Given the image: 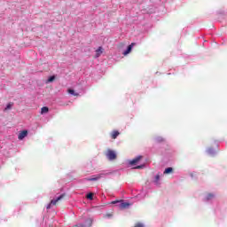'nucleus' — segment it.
Returning a JSON list of instances; mask_svg holds the SVG:
<instances>
[{
    "label": "nucleus",
    "mask_w": 227,
    "mask_h": 227,
    "mask_svg": "<svg viewBox=\"0 0 227 227\" xmlns=\"http://www.w3.org/2000/svg\"><path fill=\"white\" fill-rule=\"evenodd\" d=\"M64 199H65V193H62L56 200H51V202L46 207L47 210L51 209L52 205H58V203H59L60 201H63Z\"/></svg>",
    "instance_id": "f257e3e1"
},
{
    "label": "nucleus",
    "mask_w": 227,
    "mask_h": 227,
    "mask_svg": "<svg viewBox=\"0 0 227 227\" xmlns=\"http://www.w3.org/2000/svg\"><path fill=\"white\" fill-rule=\"evenodd\" d=\"M106 156L109 160H114L116 159V153L111 149L106 151Z\"/></svg>",
    "instance_id": "f03ea898"
},
{
    "label": "nucleus",
    "mask_w": 227,
    "mask_h": 227,
    "mask_svg": "<svg viewBox=\"0 0 227 227\" xmlns=\"http://www.w3.org/2000/svg\"><path fill=\"white\" fill-rule=\"evenodd\" d=\"M102 178V174L92 176V177H87L85 180L87 182H97V180H100Z\"/></svg>",
    "instance_id": "7ed1b4c3"
},
{
    "label": "nucleus",
    "mask_w": 227,
    "mask_h": 227,
    "mask_svg": "<svg viewBox=\"0 0 227 227\" xmlns=\"http://www.w3.org/2000/svg\"><path fill=\"white\" fill-rule=\"evenodd\" d=\"M86 224H82V223H78L76 225H74V227H91V224H93V222L91 221V219H88L86 220Z\"/></svg>",
    "instance_id": "20e7f679"
},
{
    "label": "nucleus",
    "mask_w": 227,
    "mask_h": 227,
    "mask_svg": "<svg viewBox=\"0 0 227 227\" xmlns=\"http://www.w3.org/2000/svg\"><path fill=\"white\" fill-rule=\"evenodd\" d=\"M143 159L142 155L137 156V158L133 159L129 161L130 166H136V164H139V161Z\"/></svg>",
    "instance_id": "39448f33"
},
{
    "label": "nucleus",
    "mask_w": 227,
    "mask_h": 227,
    "mask_svg": "<svg viewBox=\"0 0 227 227\" xmlns=\"http://www.w3.org/2000/svg\"><path fill=\"white\" fill-rule=\"evenodd\" d=\"M134 45H136V43H132L131 44H129L127 50L123 52V56H127L128 54H130V52H132V47H134Z\"/></svg>",
    "instance_id": "423d86ee"
},
{
    "label": "nucleus",
    "mask_w": 227,
    "mask_h": 227,
    "mask_svg": "<svg viewBox=\"0 0 227 227\" xmlns=\"http://www.w3.org/2000/svg\"><path fill=\"white\" fill-rule=\"evenodd\" d=\"M27 137V130H23L20 132L18 136V139H20V141H22V139H24V137Z\"/></svg>",
    "instance_id": "0eeeda50"
},
{
    "label": "nucleus",
    "mask_w": 227,
    "mask_h": 227,
    "mask_svg": "<svg viewBox=\"0 0 227 227\" xmlns=\"http://www.w3.org/2000/svg\"><path fill=\"white\" fill-rule=\"evenodd\" d=\"M104 52V48L99 46L98 49L96 50V56L95 58H100V55Z\"/></svg>",
    "instance_id": "6e6552de"
},
{
    "label": "nucleus",
    "mask_w": 227,
    "mask_h": 227,
    "mask_svg": "<svg viewBox=\"0 0 227 227\" xmlns=\"http://www.w3.org/2000/svg\"><path fill=\"white\" fill-rule=\"evenodd\" d=\"M119 207H120V208L121 210H123L125 208H129L130 207V203H129V202H121Z\"/></svg>",
    "instance_id": "1a4fd4ad"
},
{
    "label": "nucleus",
    "mask_w": 227,
    "mask_h": 227,
    "mask_svg": "<svg viewBox=\"0 0 227 227\" xmlns=\"http://www.w3.org/2000/svg\"><path fill=\"white\" fill-rule=\"evenodd\" d=\"M119 135H120V132L118 130H114L111 133V137H112V139H116V137H118Z\"/></svg>",
    "instance_id": "9d476101"
},
{
    "label": "nucleus",
    "mask_w": 227,
    "mask_h": 227,
    "mask_svg": "<svg viewBox=\"0 0 227 227\" xmlns=\"http://www.w3.org/2000/svg\"><path fill=\"white\" fill-rule=\"evenodd\" d=\"M67 92H68L70 95H73L74 97H79V93L75 92V90H72V89L67 90Z\"/></svg>",
    "instance_id": "9b49d317"
},
{
    "label": "nucleus",
    "mask_w": 227,
    "mask_h": 227,
    "mask_svg": "<svg viewBox=\"0 0 227 227\" xmlns=\"http://www.w3.org/2000/svg\"><path fill=\"white\" fill-rule=\"evenodd\" d=\"M47 113H49V107L43 106L41 108V114H45Z\"/></svg>",
    "instance_id": "f8f14e48"
},
{
    "label": "nucleus",
    "mask_w": 227,
    "mask_h": 227,
    "mask_svg": "<svg viewBox=\"0 0 227 227\" xmlns=\"http://www.w3.org/2000/svg\"><path fill=\"white\" fill-rule=\"evenodd\" d=\"M169 173H173V168H167L164 170V175H169Z\"/></svg>",
    "instance_id": "ddd939ff"
},
{
    "label": "nucleus",
    "mask_w": 227,
    "mask_h": 227,
    "mask_svg": "<svg viewBox=\"0 0 227 227\" xmlns=\"http://www.w3.org/2000/svg\"><path fill=\"white\" fill-rule=\"evenodd\" d=\"M215 197V195H214V193H208L206 197V200L208 201L209 200H212Z\"/></svg>",
    "instance_id": "4468645a"
},
{
    "label": "nucleus",
    "mask_w": 227,
    "mask_h": 227,
    "mask_svg": "<svg viewBox=\"0 0 227 227\" xmlns=\"http://www.w3.org/2000/svg\"><path fill=\"white\" fill-rule=\"evenodd\" d=\"M13 106V103H9L6 107H5V111H8V109H12V107Z\"/></svg>",
    "instance_id": "2eb2a0df"
},
{
    "label": "nucleus",
    "mask_w": 227,
    "mask_h": 227,
    "mask_svg": "<svg viewBox=\"0 0 227 227\" xmlns=\"http://www.w3.org/2000/svg\"><path fill=\"white\" fill-rule=\"evenodd\" d=\"M86 198L87 200H93V193L87 194Z\"/></svg>",
    "instance_id": "dca6fc26"
},
{
    "label": "nucleus",
    "mask_w": 227,
    "mask_h": 227,
    "mask_svg": "<svg viewBox=\"0 0 227 227\" xmlns=\"http://www.w3.org/2000/svg\"><path fill=\"white\" fill-rule=\"evenodd\" d=\"M143 168H145V164L137 166L134 168V169H143Z\"/></svg>",
    "instance_id": "f3484780"
},
{
    "label": "nucleus",
    "mask_w": 227,
    "mask_h": 227,
    "mask_svg": "<svg viewBox=\"0 0 227 227\" xmlns=\"http://www.w3.org/2000/svg\"><path fill=\"white\" fill-rule=\"evenodd\" d=\"M55 79H56V76H51V77L48 79V82H52Z\"/></svg>",
    "instance_id": "a211bd4d"
},
{
    "label": "nucleus",
    "mask_w": 227,
    "mask_h": 227,
    "mask_svg": "<svg viewBox=\"0 0 227 227\" xmlns=\"http://www.w3.org/2000/svg\"><path fill=\"white\" fill-rule=\"evenodd\" d=\"M112 216H113V213H108V214L104 215L105 218H107V217L110 218Z\"/></svg>",
    "instance_id": "6ab92c4d"
},
{
    "label": "nucleus",
    "mask_w": 227,
    "mask_h": 227,
    "mask_svg": "<svg viewBox=\"0 0 227 227\" xmlns=\"http://www.w3.org/2000/svg\"><path fill=\"white\" fill-rule=\"evenodd\" d=\"M121 200H114L111 202V205H116V203H120Z\"/></svg>",
    "instance_id": "aec40b11"
},
{
    "label": "nucleus",
    "mask_w": 227,
    "mask_h": 227,
    "mask_svg": "<svg viewBox=\"0 0 227 227\" xmlns=\"http://www.w3.org/2000/svg\"><path fill=\"white\" fill-rule=\"evenodd\" d=\"M160 178V176L156 175V176H155L156 182H159Z\"/></svg>",
    "instance_id": "412c9836"
}]
</instances>
